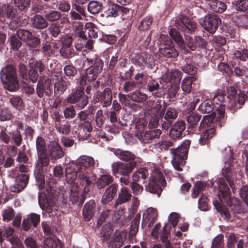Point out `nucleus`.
Instances as JSON below:
<instances>
[{
	"label": "nucleus",
	"instance_id": "obj_63",
	"mask_svg": "<svg viewBox=\"0 0 248 248\" xmlns=\"http://www.w3.org/2000/svg\"><path fill=\"white\" fill-rule=\"evenodd\" d=\"M208 199L207 197L204 195H202L198 201L199 209L202 211L206 210L208 207Z\"/></svg>",
	"mask_w": 248,
	"mask_h": 248
},
{
	"label": "nucleus",
	"instance_id": "obj_59",
	"mask_svg": "<svg viewBox=\"0 0 248 248\" xmlns=\"http://www.w3.org/2000/svg\"><path fill=\"white\" fill-rule=\"evenodd\" d=\"M178 115V113L176 109H168L164 118L168 122H170V123H172V120L176 119Z\"/></svg>",
	"mask_w": 248,
	"mask_h": 248
},
{
	"label": "nucleus",
	"instance_id": "obj_44",
	"mask_svg": "<svg viewBox=\"0 0 248 248\" xmlns=\"http://www.w3.org/2000/svg\"><path fill=\"white\" fill-rule=\"evenodd\" d=\"M15 215L14 209L10 207L5 209L2 213L3 220L4 221L8 222L12 220Z\"/></svg>",
	"mask_w": 248,
	"mask_h": 248
},
{
	"label": "nucleus",
	"instance_id": "obj_50",
	"mask_svg": "<svg viewBox=\"0 0 248 248\" xmlns=\"http://www.w3.org/2000/svg\"><path fill=\"white\" fill-rule=\"evenodd\" d=\"M233 55L236 59L245 61L246 58L248 59V50L247 49H241L236 50L233 52Z\"/></svg>",
	"mask_w": 248,
	"mask_h": 248
},
{
	"label": "nucleus",
	"instance_id": "obj_21",
	"mask_svg": "<svg viewBox=\"0 0 248 248\" xmlns=\"http://www.w3.org/2000/svg\"><path fill=\"white\" fill-rule=\"evenodd\" d=\"M132 197L130 192L127 187H123L118 192V197L114 204V206L117 207L119 205L125 203L129 202Z\"/></svg>",
	"mask_w": 248,
	"mask_h": 248
},
{
	"label": "nucleus",
	"instance_id": "obj_37",
	"mask_svg": "<svg viewBox=\"0 0 248 248\" xmlns=\"http://www.w3.org/2000/svg\"><path fill=\"white\" fill-rule=\"evenodd\" d=\"M45 17L46 20L53 22L60 19L62 17V15L57 11L51 10L49 12L45 13Z\"/></svg>",
	"mask_w": 248,
	"mask_h": 248
},
{
	"label": "nucleus",
	"instance_id": "obj_1",
	"mask_svg": "<svg viewBox=\"0 0 248 248\" xmlns=\"http://www.w3.org/2000/svg\"><path fill=\"white\" fill-rule=\"evenodd\" d=\"M214 110L215 111L211 114L203 117L199 127L198 124L202 117L200 114L190 111L186 116L188 123L187 131L190 133H196L198 130L202 131L199 139V143L202 145L208 144L210 140L215 136L216 130L214 126H212V124L215 118L217 124H219L220 127L221 126L219 122L224 116L225 109H212Z\"/></svg>",
	"mask_w": 248,
	"mask_h": 248
},
{
	"label": "nucleus",
	"instance_id": "obj_57",
	"mask_svg": "<svg viewBox=\"0 0 248 248\" xmlns=\"http://www.w3.org/2000/svg\"><path fill=\"white\" fill-rule=\"evenodd\" d=\"M56 129L60 134L68 135L70 132V128L69 125L67 124H56Z\"/></svg>",
	"mask_w": 248,
	"mask_h": 248
},
{
	"label": "nucleus",
	"instance_id": "obj_16",
	"mask_svg": "<svg viewBox=\"0 0 248 248\" xmlns=\"http://www.w3.org/2000/svg\"><path fill=\"white\" fill-rule=\"evenodd\" d=\"M96 179V176L91 170H80L78 179L80 184L85 187L90 186Z\"/></svg>",
	"mask_w": 248,
	"mask_h": 248
},
{
	"label": "nucleus",
	"instance_id": "obj_38",
	"mask_svg": "<svg viewBox=\"0 0 248 248\" xmlns=\"http://www.w3.org/2000/svg\"><path fill=\"white\" fill-rule=\"evenodd\" d=\"M39 204L43 210H46L48 214L51 213L53 211L52 206L49 203V201L46 197L45 198L39 197Z\"/></svg>",
	"mask_w": 248,
	"mask_h": 248
},
{
	"label": "nucleus",
	"instance_id": "obj_55",
	"mask_svg": "<svg viewBox=\"0 0 248 248\" xmlns=\"http://www.w3.org/2000/svg\"><path fill=\"white\" fill-rule=\"evenodd\" d=\"M29 64L31 68H34L38 70L40 72H42L45 69V66L42 62L34 61V60H30Z\"/></svg>",
	"mask_w": 248,
	"mask_h": 248
},
{
	"label": "nucleus",
	"instance_id": "obj_43",
	"mask_svg": "<svg viewBox=\"0 0 248 248\" xmlns=\"http://www.w3.org/2000/svg\"><path fill=\"white\" fill-rule=\"evenodd\" d=\"M111 99L112 94L109 88H106L98 98V101L100 100L108 104L110 102Z\"/></svg>",
	"mask_w": 248,
	"mask_h": 248
},
{
	"label": "nucleus",
	"instance_id": "obj_8",
	"mask_svg": "<svg viewBox=\"0 0 248 248\" xmlns=\"http://www.w3.org/2000/svg\"><path fill=\"white\" fill-rule=\"evenodd\" d=\"M200 24L210 33L215 32L221 24V19L214 14H208L199 21Z\"/></svg>",
	"mask_w": 248,
	"mask_h": 248
},
{
	"label": "nucleus",
	"instance_id": "obj_60",
	"mask_svg": "<svg viewBox=\"0 0 248 248\" xmlns=\"http://www.w3.org/2000/svg\"><path fill=\"white\" fill-rule=\"evenodd\" d=\"M10 133L8 134L6 128H2L0 133V140L4 143L8 144L11 140Z\"/></svg>",
	"mask_w": 248,
	"mask_h": 248
},
{
	"label": "nucleus",
	"instance_id": "obj_29",
	"mask_svg": "<svg viewBox=\"0 0 248 248\" xmlns=\"http://www.w3.org/2000/svg\"><path fill=\"white\" fill-rule=\"evenodd\" d=\"M148 175V170L144 168H141L134 172L132 175V180L134 182H142L144 183Z\"/></svg>",
	"mask_w": 248,
	"mask_h": 248
},
{
	"label": "nucleus",
	"instance_id": "obj_5",
	"mask_svg": "<svg viewBox=\"0 0 248 248\" xmlns=\"http://www.w3.org/2000/svg\"><path fill=\"white\" fill-rule=\"evenodd\" d=\"M0 78L7 90L13 92L18 89L19 81L16 69L13 66L8 65L3 68L0 72Z\"/></svg>",
	"mask_w": 248,
	"mask_h": 248
},
{
	"label": "nucleus",
	"instance_id": "obj_49",
	"mask_svg": "<svg viewBox=\"0 0 248 248\" xmlns=\"http://www.w3.org/2000/svg\"><path fill=\"white\" fill-rule=\"evenodd\" d=\"M131 99L136 102H142L146 100L148 98L147 94L142 93L140 92L136 91L130 95Z\"/></svg>",
	"mask_w": 248,
	"mask_h": 248
},
{
	"label": "nucleus",
	"instance_id": "obj_7",
	"mask_svg": "<svg viewBox=\"0 0 248 248\" xmlns=\"http://www.w3.org/2000/svg\"><path fill=\"white\" fill-rule=\"evenodd\" d=\"M136 165V162L125 163L118 161L114 162L111 165L112 172L115 176H117V174L127 176L131 174Z\"/></svg>",
	"mask_w": 248,
	"mask_h": 248
},
{
	"label": "nucleus",
	"instance_id": "obj_14",
	"mask_svg": "<svg viewBox=\"0 0 248 248\" xmlns=\"http://www.w3.org/2000/svg\"><path fill=\"white\" fill-rule=\"evenodd\" d=\"M186 127V125L184 121L181 120L175 122L170 130V137L172 140L181 138Z\"/></svg>",
	"mask_w": 248,
	"mask_h": 248
},
{
	"label": "nucleus",
	"instance_id": "obj_48",
	"mask_svg": "<svg viewBox=\"0 0 248 248\" xmlns=\"http://www.w3.org/2000/svg\"><path fill=\"white\" fill-rule=\"evenodd\" d=\"M153 19L151 16H146L140 22L139 25L140 30L146 31L148 30L152 25Z\"/></svg>",
	"mask_w": 248,
	"mask_h": 248
},
{
	"label": "nucleus",
	"instance_id": "obj_47",
	"mask_svg": "<svg viewBox=\"0 0 248 248\" xmlns=\"http://www.w3.org/2000/svg\"><path fill=\"white\" fill-rule=\"evenodd\" d=\"M170 229L171 225L170 223H166L164 226L160 235V239L162 242H165L166 241L169 240L168 238L170 234Z\"/></svg>",
	"mask_w": 248,
	"mask_h": 248
},
{
	"label": "nucleus",
	"instance_id": "obj_40",
	"mask_svg": "<svg viewBox=\"0 0 248 248\" xmlns=\"http://www.w3.org/2000/svg\"><path fill=\"white\" fill-rule=\"evenodd\" d=\"M169 34L180 46H183L184 43L183 37L178 31L174 29H170L169 31Z\"/></svg>",
	"mask_w": 248,
	"mask_h": 248
},
{
	"label": "nucleus",
	"instance_id": "obj_20",
	"mask_svg": "<svg viewBox=\"0 0 248 248\" xmlns=\"http://www.w3.org/2000/svg\"><path fill=\"white\" fill-rule=\"evenodd\" d=\"M95 202L94 200H90L85 204L82 214L86 221H89L92 219L95 214Z\"/></svg>",
	"mask_w": 248,
	"mask_h": 248
},
{
	"label": "nucleus",
	"instance_id": "obj_61",
	"mask_svg": "<svg viewBox=\"0 0 248 248\" xmlns=\"http://www.w3.org/2000/svg\"><path fill=\"white\" fill-rule=\"evenodd\" d=\"M12 139L14 140L15 144L17 146H19L22 142V138L21 133L19 131L13 132L12 134Z\"/></svg>",
	"mask_w": 248,
	"mask_h": 248
},
{
	"label": "nucleus",
	"instance_id": "obj_46",
	"mask_svg": "<svg viewBox=\"0 0 248 248\" xmlns=\"http://www.w3.org/2000/svg\"><path fill=\"white\" fill-rule=\"evenodd\" d=\"M62 56L64 58H70L74 55V49L72 47L62 46L60 50Z\"/></svg>",
	"mask_w": 248,
	"mask_h": 248
},
{
	"label": "nucleus",
	"instance_id": "obj_42",
	"mask_svg": "<svg viewBox=\"0 0 248 248\" xmlns=\"http://www.w3.org/2000/svg\"><path fill=\"white\" fill-rule=\"evenodd\" d=\"M101 8V3L97 1H91L88 5V10L92 14H97Z\"/></svg>",
	"mask_w": 248,
	"mask_h": 248
},
{
	"label": "nucleus",
	"instance_id": "obj_26",
	"mask_svg": "<svg viewBox=\"0 0 248 248\" xmlns=\"http://www.w3.org/2000/svg\"><path fill=\"white\" fill-rule=\"evenodd\" d=\"M114 154L121 160L126 162H135L136 155L132 152L128 151L116 149L114 151Z\"/></svg>",
	"mask_w": 248,
	"mask_h": 248
},
{
	"label": "nucleus",
	"instance_id": "obj_24",
	"mask_svg": "<svg viewBox=\"0 0 248 248\" xmlns=\"http://www.w3.org/2000/svg\"><path fill=\"white\" fill-rule=\"evenodd\" d=\"M80 170H77L74 165L72 164L67 166L65 169V173L66 180L67 183L73 184L77 178L78 179V174Z\"/></svg>",
	"mask_w": 248,
	"mask_h": 248
},
{
	"label": "nucleus",
	"instance_id": "obj_17",
	"mask_svg": "<svg viewBox=\"0 0 248 248\" xmlns=\"http://www.w3.org/2000/svg\"><path fill=\"white\" fill-rule=\"evenodd\" d=\"M157 217V210L152 207L148 208L143 214L141 227L143 228L149 222V226H151L155 221Z\"/></svg>",
	"mask_w": 248,
	"mask_h": 248
},
{
	"label": "nucleus",
	"instance_id": "obj_39",
	"mask_svg": "<svg viewBox=\"0 0 248 248\" xmlns=\"http://www.w3.org/2000/svg\"><path fill=\"white\" fill-rule=\"evenodd\" d=\"M17 37L25 42L31 40L32 34L31 32L26 30H19L16 32Z\"/></svg>",
	"mask_w": 248,
	"mask_h": 248
},
{
	"label": "nucleus",
	"instance_id": "obj_13",
	"mask_svg": "<svg viewBox=\"0 0 248 248\" xmlns=\"http://www.w3.org/2000/svg\"><path fill=\"white\" fill-rule=\"evenodd\" d=\"M94 160L92 157L83 155L78 158L75 164H73L76 169L78 170H87L94 164Z\"/></svg>",
	"mask_w": 248,
	"mask_h": 248
},
{
	"label": "nucleus",
	"instance_id": "obj_41",
	"mask_svg": "<svg viewBox=\"0 0 248 248\" xmlns=\"http://www.w3.org/2000/svg\"><path fill=\"white\" fill-rule=\"evenodd\" d=\"M112 233V230L111 229L110 226L108 225L103 226L100 232L101 237H103V241H108Z\"/></svg>",
	"mask_w": 248,
	"mask_h": 248
},
{
	"label": "nucleus",
	"instance_id": "obj_4",
	"mask_svg": "<svg viewBox=\"0 0 248 248\" xmlns=\"http://www.w3.org/2000/svg\"><path fill=\"white\" fill-rule=\"evenodd\" d=\"M191 144L189 140H185L180 146L175 149H171L170 153L172 155L171 163L176 170L182 171V167L185 164L187 158L188 150Z\"/></svg>",
	"mask_w": 248,
	"mask_h": 248
},
{
	"label": "nucleus",
	"instance_id": "obj_36",
	"mask_svg": "<svg viewBox=\"0 0 248 248\" xmlns=\"http://www.w3.org/2000/svg\"><path fill=\"white\" fill-rule=\"evenodd\" d=\"M181 23L189 31H194L196 29V23L186 16H182L180 18Z\"/></svg>",
	"mask_w": 248,
	"mask_h": 248
},
{
	"label": "nucleus",
	"instance_id": "obj_19",
	"mask_svg": "<svg viewBox=\"0 0 248 248\" xmlns=\"http://www.w3.org/2000/svg\"><path fill=\"white\" fill-rule=\"evenodd\" d=\"M118 186L115 184H112L106 189L102 196L101 202L103 204H106L111 202L116 196Z\"/></svg>",
	"mask_w": 248,
	"mask_h": 248
},
{
	"label": "nucleus",
	"instance_id": "obj_30",
	"mask_svg": "<svg viewBox=\"0 0 248 248\" xmlns=\"http://www.w3.org/2000/svg\"><path fill=\"white\" fill-rule=\"evenodd\" d=\"M168 81H172L175 83H179L182 78V73L178 69H171L170 72H168L164 76V78Z\"/></svg>",
	"mask_w": 248,
	"mask_h": 248
},
{
	"label": "nucleus",
	"instance_id": "obj_10",
	"mask_svg": "<svg viewBox=\"0 0 248 248\" xmlns=\"http://www.w3.org/2000/svg\"><path fill=\"white\" fill-rule=\"evenodd\" d=\"M47 154L50 160L55 163L56 160L62 158L64 155V152L60 145L57 142H51L48 146Z\"/></svg>",
	"mask_w": 248,
	"mask_h": 248
},
{
	"label": "nucleus",
	"instance_id": "obj_18",
	"mask_svg": "<svg viewBox=\"0 0 248 248\" xmlns=\"http://www.w3.org/2000/svg\"><path fill=\"white\" fill-rule=\"evenodd\" d=\"M36 91L37 94L40 97H42L44 94L50 96L53 92L52 84L51 80L47 79L45 80L43 84L39 82L36 88Z\"/></svg>",
	"mask_w": 248,
	"mask_h": 248
},
{
	"label": "nucleus",
	"instance_id": "obj_11",
	"mask_svg": "<svg viewBox=\"0 0 248 248\" xmlns=\"http://www.w3.org/2000/svg\"><path fill=\"white\" fill-rule=\"evenodd\" d=\"M84 90L80 88L76 90L66 99V101L70 103H78V106L80 108H84L88 103V98L84 96Z\"/></svg>",
	"mask_w": 248,
	"mask_h": 248
},
{
	"label": "nucleus",
	"instance_id": "obj_9",
	"mask_svg": "<svg viewBox=\"0 0 248 248\" xmlns=\"http://www.w3.org/2000/svg\"><path fill=\"white\" fill-rule=\"evenodd\" d=\"M164 184H166L165 179L162 173H160L152 177L146 186V190L159 196L162 191V186Z\"/></svg>",
	"mask_w": 248,
	"mask_h": 248
},
{
	"label": "nucleus",
	"instance_id": "obj_15",
	"mask_svg": "<svg viewBox=\"0 0 248 248\" xmlns=\"http://www.w3.org/2000/svg\"><path fill=\"white\" fill-rule=\"evenodd\" d=\"M232 163L230 162L225 163L224 167L222 169V175L229 184L230 187L234 192L235 186L234 184V174L232 171Z\"/></svg>",
	"mask_w": 248,
	"mask_h": 248
},
{
	"label": "nucleus",
	"instance_id": "obj_27",
	"mask_svg": "<svg viewBox=\"0 0 248 248\" xmlns=\"http://www.w3.org/2000/svg\"><path fill=\"white\" fill-rule=\"evenodd\" d=\"M103 65V62L101 59L98 58L95 59L93 66L90 67L88 70V73L93 75L91 77V78L94 79L97 75L102 72Z\"/></svg>",
	"mask_w": 248,
	"mask_h": 248
},
{
	"label": "nucleus",
	"instance_id": "obj_52",
	"mask_svg": "<svg viewBox=\"0 0 248 248\" xmlns=\"http://www.w3.org/2000/svg\"><path fill=\"white\" fill-rule=\"evenodd\" d=\"M240 198L248 205V185H243L239 189Z\"/></svg>",
	"mask_w": 248,
	"mask_h": 248
},
{
	"label": "nucleus",
	"instance_id": "obj_28",
	"mask_svg": "<svg viewBox=\"0 0 248 248\" xmlns=\"http://www.w3.org/2000/svg\"><path fill=\"white\" fill-rule=\"evenodd\" d=\"M113 177L110 174H102L98 178L96 182V187L98 189H101L112 184Z\"/></svg>",
	"mask_w": 248,
	"mask_h": 248
},
{
	"label": "nucleus",
	"instance_id": "obj_33",
	"mask_svg": "<svg viewBox=\"0 0 248 248\" xmlns=\"http://www.w3.org/2000/svg\"><path fill=\"white\" fill-rule=\"evenodd\" d=\"M16 12V10L8 4L0 7V15L11 20L14 19Z\"/></svg>",
	"mask_w": 248,
	"mask_h": 248
},
{
	"label": "nucleus",
	"instance_id": "obj_35",
	"mask_svg": "<svg viewBox=\"0 0 248 248\" xmlns=\"http://www.w3.org/2000/svg\"><path fill=\"white\" fill-rule=\"evenodd\" d=\"M140 220V214H136L134 219L132 220L130 231V235L135 236L139 230V224Z\"/></svg>",
	"mask_w": 248,
	"mask_h": 248
},
{
	"label": "nucleus",
	"instance_id": "obj_45",
	"mask_svg": "<svg viewBox=\"0 0 248 248\" xmlns=\"http://www.w3.org/2000/svg\"><path fill=\"white\" fill-rule=\"evenodd\" d=\"M235 9L237 11L247 12L248 10V0H238L234 4Z\"/></svg>",
	"mask_w": 248,
	"mask_h": 248
},
{
	"label": "nucleus",
	"instance_id": "obj_62",
	"mask_svg": "<svg viewBox=\"0 0 248 248\" xmlns=\"http://www.w3.org/2000/svg\"><path fill=\"white\" fill-rule=\"evenodd\" d=\"M42 52L44 55L46 56L49 57L54 54V52L52 49V46L47 42L43 44Z\"/></svg>",
	"mask_w": 248,
	"mask_h": 248
},
{
	"label": "nucleus",
	"instance_id": "obj_32",
	"mask_svg": "<svg viewBox=\"0 0 248 248\" xmlns=\"http://www.w3.org/2000/svg\"><path fill=\"white\" fill-rule=\"evenodd\" d=\"M208 5L213 11L217 13H222L227 8L226 4L218 0H211Z\"/></svg>",
	"mask_w": 248,
	"mask_h": 248
},
{
	"label": "nucleus",
	"instance_id": "obj_2",
	"mask_svg": "<svg viewBox=\"0 0 248 248\" xmlns=\"http://www.w3.org/2000/svg\"><path fill=\"white\" fill-rule=\"evenodd\" d=\"M218 190L220 202L228 207L220 206L217 209L222 217L228 221H233L236 217V214H241L243 211L241 201L238 198L231 197L230 188L223 179L219 181Z\"/></svg>",
	"mask_w": 248,
	"mask_h": 248
},
{
	"label": "nucleus",
	"instance_id": "obj_58",
	"mask_svg": "<svg viewBox=\"0 0 248 248\" xmlns=\"http://www.w3.org/2000/svg\"><path fill=\"white\" fill-rule=\"evenodd\" d=\"M66 89V82L62 79H58L54 86V90L62 93Z\"/></svg>",
	"mask_w": 248,
	"mask_h": 248
},
{
	"label": "nucleus",
	"instance_id": "obj_64",
	"mask_svg": "<svg viewBox=\"0 0 248 248\" xmlns=\"http://www.w3.org/2000/svg\"><path fill=\"white\" fill-rule=\"evenodd\" d=\"M57 241L52 238H48L44 240V248H57Z\"/></svg>",
	"mask_w": 248,
	"mask_h": 248
},
{
	"label": "nucleus",
	"instance_id": "obj_54",
	"mask_svg": "<svg viewBox=\"0 0 248 248\" xmlns=\"http://www.w3.org/2000/svg\"><path fill=\"white\" fill-rule=\"evenodd\" d=\"M192 80L190 78H185L183 80L182 89L186 93H189L191 91Z\"/></svg>",
	"mask_w": 248,
	"mask_h": 248
},
{
	"label": "nucleus",
	"instance_id": "obj_25",
	"mask_svg": "<svg viewBox=\"0 0 248 248\" xmlns=\"http://www.w3.org/2000/svg\"><path fill=\"white\" fill-rule=\"evenodd\" d=\"M32 27L37 29H44L48 26L46 19L41 15H36L31 19Z\"/></svg>",
	"mask_w": 248,
	"mask_h": 248
},
{
	"label": "nucleus",
	"instance_id": "obj_3",
	"mask_svg": "<svg viewBox=\"0 0 248 248\" xmlns=\"http://www.w3.org/2000/svg\"><path fill=\"white\" fill-rule=\"evenodd\" d=\"M144 112L145 118L149 121L148 128L150 130L144 131L146 129L147 122H140L136 126L138 132L140 133L141 140L144 143H151L155 139H159L162 132L159 129H154L158 124V115L153 113V109H145Z\"/></svg>",
	"mask_w": 248,
	"mask_h": 248
},
{
	"label": "nucleus",
	"instance_id": "obj_31",
	"mask_svg": "<svg viewBox=\"0 0 248 248\" xmlns=\"http://www.w3.org/2000/svg\"><path fill=\"white\" fill-rule=\"evenodd\" d=\"M186 40L188 47L191 50H194L197 46H203L202 39L200 37L186 36Z\"/></svg>",
	"mask_w": 248,
	"mask_h": 248
},
{
	"label": "nucleus",
	"instance_id": "obj_56",
	"mask_svg": "<svg viewBox=\"0 0 248 248\" xmlns=\"http://www.w3.org/2000/svg\"><path fill=\"white\" fill-rule=\"evenodd\" d=\"M223 235H218L213 240L212 248H223Z\"/></svg>",
	"mask_w": 248,
	"mask_h": 248
},
{
	"label": "nucleus",
	"instance_id": "obj_23",
	"mask_svg": "<svg viewBox=\"0 0 248 248\" xmlns=\"http://www.w3.org/2000/svg\"><path fill=\"white\" fill-rule=\"evenodd\" d=\"M159 52L164 57L167 58H176L179 53L172 46L162 44L159 48Z\"/></svg>",
	"mask_w": 248,
	"mask_h": 248
},
{
	"label": "nucleus",
	"instance_id": "obj_6",
	"mask_svg": "<svg viewBox=\"0 0 248 248\" xmlns=\"http://www.w3.org/2000/svg\"><path fill=\"white\" fill-rule=\"evenodd\" d=\"M36 147L38 159L36 162L39 167L44 166H48L49 158L47 154V149L45 140L40 136H38L36 140Z\"/></svg>",
	"mask_w": 248,
	"mask_h": 248
},
{
	"label": "nucleus",
	"instance_id": "obj_22",
	"mask_svg": "<svg viewBox=\"0 0 248 248\" xmlns=\"http://www.w3.org/2000/svg\"><path fill=\"white\" fill-rule=\"evenodd\" d=\"M37 171L35 173L37 186L40 189H42L45 186V177L44 172L46 171V168L48 166H44L39 167L38 162L35 165Z\"/></svg>",
	"mask_w": 248,
	"mask_h": 248
},
{
	"label": "nucleus",
	"instance_id": "obj_53",
	"mask_svg": "<svg viewBox=\"0 0 248 248\" xmlns=\"http://www.w3.org/2000/svg\"><path fill=\"white\" fill-rule=\"evenodd\" d=\"M71 200L73 204L81 205L84 202L85 198L83 195L80 194L78 193H75L71 195Z\"/></svg>",
	"mask_w": 248,
	"mask_h": 248
},
{
	"label": "nucleus",
	"instance_id": "obj_34",
	"mask_svg": "<svg viewBox=\"0 0 248 248\" xmlns=\"http://www.w3.org/2000/svg\"><path fill=\"white\" fill-rule=\"evenodd\" d=\"M121 11H122L120 8V6L111 4L108 6L107 10L105 11L104 14L107 17H115L119 16V12Z\"/></svg>",
	"mask_w": 248,
	"mask_h": 248
},
{
	"label": "nucleus",
	"instance_id": "obj_12",
	"mask_svg": "<svg viewBox=\"0 0 248 248\" xmlns=\"http://www.w3.org/2000/svg\"><path fill=\"white\" fill-rule=\"evenodd\" d=\"M29 178V175L27 174H18L15 178L14 184L10 187L11 191L14 193L20 192L27 186Z\"/></svg>",
	"mask_w": 248,
	"mask_h": 248
},
{
	"label": "nucleus",
	"instance_id": "obj_51",
	"mask_svg": "<svg viewBox=\"0 0 248 248\" xmlns=\"http://www.w3.org/2000/svg\"><path fill=\"white\" fill-rule=\"evenodd\" d=\"M22 149L18 153L16 160L20 163H26L28 162L29 158L25 151L26 145H23Z\"/></svg>",
	"mask_w": 248,
	"mask_h": 248
}]
</instances>
